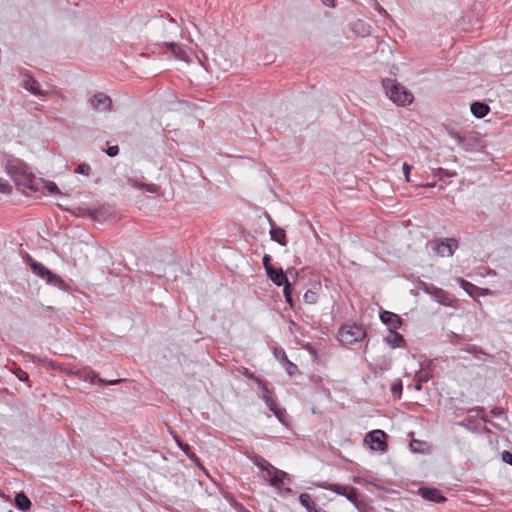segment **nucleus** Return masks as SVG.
I'll return each mask as SVG.
<instances>
[{"label": "nucleus", "mask_w": 512, "mask_h": 512, "mask_svg": "<svg viewBox=\"0 0 512 512\" xmlns=\"http://www.w3.org/2000/svg\"><path fill=\"white\" fill-rule=\"evenodd\" d=\"M4 170L13 180L17 189L26 195L41 191V187L44 185L43 179L36 177L31 168L19 158L7 159Z\"/></svg>", "instance_id": "obj_1"}, {"label": "nucleus", "mask_w": 512, "mask_h": 512, "mask_svg": "<svg viewBox=\"0 0 512 512\" xmlns=\"http://www.w3.org/2000/svg\"><path fill=\"white\" fill-rule=\"evenodd\" d=\"M382 86L387 97L398 106H406L413 102V95L403 85L393 79H383Z\"/></svg>", "instance_id": "obj_2"}, {"label": "nucleus", "mask_w": 512, "mask_h": 512, "mask_svg": "<svg viewBox=\"0 0 512 512\" xmlns=\"http://www.w3.org/2000/svg\"><path fill=\"white\" fill-rule=\"evenodd\" d=\"M26 261L32 272L39 278L43 279L47 285L56 287L59 290H67L66 282L59 275L49 270L42 263L34 260L30 255H27Z\"/></svg>", "instance_id": "obj_3"}, {"label": "nucleus", "mask_w": 512, "mask_h": 512, "mask_svg": "<svg viewBox=\"0 0 512 512\" xmlns=\"http://www.w3.org/2000/svg\"><path fill=\"white\" fill-rule=\"evenodd\" d=\"M253 463L260 468L262 478L268 481L273 487H280L284 484V480L287 477V473L275 468L266 459L261 456H256Z\"/></svg>", "instance_id": "obj_4"}, {"label": "nucleus", "mask_w": 512, "mask_h": 512, "mask_svg": "<svg viewBox=\"0 0 512 512\" xmlns=\"http://www.w3.org/2000/svg\"><path fill=\"white\" fill-rule=\"evenodd\" d=\"M448 134L466 152H477L484 147L482 139L476 134L461 135L453 130L448 131Z\"/></svg>", "instance_id": "obj_5"}, {"label": "nucleus", "mask_w": 512, "mask_h": 512, "mask_svg": "<svg viewBox=\"0 0 512 512\" xmlns=\"http://www.w3.org/2000/svg\"><path fill=\"white\" fill-rule=\"evenodd\" d=\"M365 337L366 330L363 326L357 324L343 325L338 332L339 341L345 345L355 344Z\"/></svg>", "instance_id": "obj_6"}, {"label": "nucleus", "mask_w": 512, "mask_h": 512, "mask_svg": "<svg viewBox=\"0 0 512 512\" xmlns=\"http://www.w3.org/2000/svg\"><path fill=\"white\" fill-rule=\"evenodd\" d=\"M432 250L439 256H452L458 247V241L455 238H440L429 243Z\"/></svg>", "instance_id": "obj_7"}, {"label": "nucleus", "mask_w": 512, "mask_h": 512, "mask_svg": "<svg viewBox=\"0 0 512 512\" xmlns=\"http://www.w3.org/2000/svg\"><path fill=\"white\" fill-rule=\"evenodd\" d=\"M387 434L382 430H373L366 434L364 442L374 451L385 452L388 448Z\"/></svg>", "instance_id": "obj_8"}, {"label": "nucleus", "mask_w": 512, "mask_h": 512, "mask_svg": "<svg viewBox=\"0 0 512 512\" xmlns=\"http://www.w3.org/2000/svg\"><path fill=\"white\" fill-rule=\"evenodd\" d=\"M325 488L338 495L344 496L353 505L358 503V501L360 500V493L355 487L331 483L328 484Z\"/></svg>", "instance_id": "obj_9"}, {"label": "nucleus", "mask_w": 512, "mask_h": 512, "mask_svg": "<svg viewBox=\"0 0 512 512\" xmlns=\"http://www.w3.org/2000/svg\"><path fill=\"white\" fill-rule=\"evenodd\" d=\"M92 108L96 111L105 112L110 110L112 100L109 96L102 92L94 94L90 99Z\"/></svg>", "instance_id": "obj_10"}, {"label": "nucleus", "mask_w": 512, "mask_h": 512, "mask_svg": "<svg viewBox=\"0 0 512 512\" xmlns=\"http://www.w3.org/2000/svg\"><path fill=\"white\" fill-rule=\"evenodd\" d=\"M439 304L453 307L456 299L448 292L441 288L433 287L432 291L426 290Z\"/></svg>", "instance_id": "obj_11"}, {"label": "nucleus", "mask_w": 512, "mask_h": 512, "mask_svg": "<svg viewBox=\"0 0 512 512\" xmlns=\"http://www.w3.org/2000/svg\"><path fill=\"white\" fill-rule=\"evenodd\" d=\"M380 319L382 323L389 328V331H396L402 325L401 317L390 311H382L380 313Z\"/></svg>", "instance_id": "obj_12"}, {"label": "nucleus", "mask_w": 512, "mask_h": 512, "mask_svg": "<svg viewBox=\"0 0 512 512\" xmlns=\"http://www.w3.org/2000/svg\"><path fill=\"white\" fill-rule=\"evenodd\" d=\"M418 493L421 497L427 501H431L434 503H443L446 501V498L441 494L440 490L437 488L430 487H420L418 489Z\"/></svg>", "instance_id": "obj_13"}, {"label": "nucleus", "mask_w": 512, "mask_h": 512, "mask_svg": "<svg viewBox=\"0 0 512 512\" xmlns=\"http://www.w3.org/2000/svg\"><path fill=\"white\" fill-rule=\"evenodd\" d=\"M268 218H269V224L271 226V229L269 232L271 240L277 242L281 246H286L287 238H286L285 230L283 228L276 226L275 222L272 220V218H270V217H268Z\"/></svg>", "instance_id": "obj_14"}, {"label": "nucleus", "mask_w": 512, "mask_h": 512, "mask_svg": "<svg viewBox=\"0 0 512 512\" xmlns=\"http://www.w3.org/2000/svg\"><path fill=\"white\" fill-rule=\"evenodd\" d=\"M267 277L277 286H285L288 281L287 275L283 272L281 268H271L269 271H266Z\"/></svg>", "instance_id": "obj_15"}, {"label": "nucleus", "mask_w": 512, "mask_h": 512, "mask_svg": "<svg viewBox=\"0 0 512 512\" xmlns=\"http://www.w3.org/2000/svg\"><path fill=\"white\" fill-rule=\"evenodd\" d=\"M384 340L391 348L404 347L406 344L404 337L394 330L389 331V334L384 338Z\"/></svg>", "instance_id": "obj_16"}, {"label": "nucleus", "mask_w": 512, "mask_h": 512, "mask_svg": "<svg viewBox=\"0 0 512 512\" xmlns=\"http://www.w3.org/2000/svg\"><path fill=\"white\" fill-rule=\"evenodd\" d=\"M351 30L358 36L365 37L370 34V25L363 20H356L350 24Z\"/></svg>", "instance_id": "obj_17"}, {"label": "nucleus", "mask_w": 512, "mask_h": 512, "mask_svg": "<svg viewBox=\"0 0 512 512\" xmlns=\"http://www.w3.org/2000/svg\"><path fill=\"white\" fill-rule=\"evenodd\" d=\"M23 87L38 97L45 96L47 94L45 91L39 89V83L33 77H28L24 81Z\"/></svg>", "instance_id": "obj_18"}, {"label": "nucleus", "mask_w": 512, "mask_h": 512, "mask_svg": "<svg viewBox=\"0 0 512 512\" xmlns=\"http://www.w3.org/2000/svg\"><path fill=\"white\" fill-rule=\"evenodd\" d=\"M490 111V108L487 104L482 102H473L471 104V113L476 118H483L485 117Z\"/></svg>", "instance_id": "obj_19"}, {"label": "nucleus", "mask_w": 512, "mask_h": 512, "mask_svg": "<svg viewBox=\"0 0 512 512\" xmlns=\"http://www.w3.org/2000/svg\"><path fill=\"white\" fill-rule=\"evenodd\" d=\"M299 502L307 509V512H317L319 509L317 504L311 500V496L308 493L300 494Z\"/></svg>", "instance_id": "obj_20"}, {"label": "nucleus", "mask_w": 512, "mask_h": 512, "mask_svg": "<svg viewBox=\"0 0 512 512\" xmlns=\"http://www.w3.org/2000/svg\"><path fill=\"white\" fill-rule=\"evenodd\" d=\"M15 505L18 509L27 511L31 507V501L23 492H20L15 496Z\"/></svg>", "instance_id": "obj_21"}, {"label": "nucleus", "mask_w": 512, "mask_h": 512, "mask_svg": "<svg viewBox=\"0 0 512 512\" xmlns=\"http://www.w3.org/2000/svg\"><path fill=\"white\" fill-rule=\"evenodd\" d=\"M468 413H469V417H471L472 419H473V417H478L485 423H488L494 427L497 426L494 422H492L486 418L485 409L483 407L477 406V407L471 408V409H469Z\"/></svg>", "instance_id": "obj_22"}, {"label": "nucleus", "mask_w": 512, "mask_h": 512, "mask_svg": "<svg viewBox=\"0 0 512 512\" xmlns=\"http://www.w3.org/2000/svg\"><path fill=\"white\" fill-rule=\"evenodd\" d=\"M458 425L466 428L467 430H469L473 433L481 432L480 424L478 422H476L474 419H472L471 417H467L464 420L458 422Z\"/></svg>", "instance_id": "obj_23"}, {"label": "nucleus", "mask_w": 512, "mask_h": 512, "mask_svg": "<svg viewBox=\"0 0 512 512\" xmlns=\"http://www.w3.org/2000/svg\"><path fill=\"white\" fill-rule=\"evenodd\" d=\"M179 448L193 463H195L198 466L201 465L200 459L194 452H192L191 447L187 443H179Z\"/></svg>", "instance_id": "obj_24"}, {"label": "nucleus", "mask_w": 512, "mask_h": 512, "mask_svg": "<svg viewBox=\"0 0 512 512\" xmlns=\"http://www.w3.org/2000/svg\"><path fill=\"white\" fill-rule=\"evenodd\" d=\"M85 376H86V379H90L91 382H94L95 379H97L98 382L101 383V384L116 385V384L122 382V379L105 381V380L101 379L93 370H88L86 372Z\"/></svg>", "instance_id": "obj_25"}, {"label": "nucleus", "mask_w": 512, "mask_h": 512, "mask_svg": "<svg viewBox=\"0 0 512 512\" xmlns=\"http://www.w3.org/2000/svg\"><path fill=\"white\" fill-rule=\"evenodd\" d=\"M256 383L258 384L259 388L262 391V399L266 402L270 398L273 397L272 391L269 389L267 383L265 381H262L261 379L257 378L255 379Z\"/></svg>", "instance_id": "obj_26"}, {"label": "nucleus", "mask_w": 512, "mask_h": 512, "mask_svg": "<svg viewBox=\"0 0 512 512\" xmlns=\"http://www.w3.org/2000/svg\"><path fill=\"white\" fill-rule=\"evenodd\" d=\"M410 449L413 452L424 453L428 449V444L425 441L413 439L410 444Z\"/></svg>", "instance_id": "obj_27"}, {"label": "nucleus", "mask_w": 512, "mask_h": 512, "mask_svg": "<svg viewBox=\"0 0 512 512\" xmlns=\"http://www.w3.org/2000/svg\"><path fill=\"white\" fill-rule=\"evenodd\" d=\"M43 184L44 185L41 187L40 192L43 193L45 190H47L49 193L61 194L58 186L54 182L43 180Z\"/></svg>", "instance_id": "obj_28"}, {"label": "nucleus", "mask_w": 512, "mask_h": 512, "mask_svg": "<svg viewBox=\"0 0 512 512\" xmlns=\"http://www.w3.org/2000/svg\"><path fill=\"white\" fill-rule=\"evenodd\" d=\"M166 45L176 58L182 59V56L185 54V52L179 44L171 42L167 43Z\"/></svg>", "instance_id": "obj_29"}, {"label": "nucleus", "mask_w": 512, "mask_h": 512, "mask_svg": "<svg viewBox=\"0 0 512 512\" xmlns=\"http://www.w3.org/2000/svg\"><path fill=\"white\" fill-rule=\"evenodd\" d=\"M303 300L307 304H315L318 300V293L313 290H307L303 295Z\"/></svg>", "instance_id": "obj_30"}, {"label": "nucleus", "mask_w": 512, "mask_h": 512, "mask_svg": "<svg viewBox=\"0 0 512 512\" xmlns=\"http://www.w3.org/2000/svg\"><path fill=\"white\" fill-rule=\"evenodd\" d=\"M283 294H284L286 302L289 304V306L291 308H293L294 307V301H293V298H292V289H291V284L290 283H287L284 286Z\"/></svg>", "instance_id": "obj_31"}, {"label": "nucleus", "mask_w": 512, "mask_h": 512, "mask_svg": "<svg viewBox=\"0 0 512 512\" xmlns=\"http://www.w3.org/2000/svg\"><path fill=\"white\" fill-rule=\"evenodd\" d=\"M402 390H403V386H402L401 380H398L397 382H395L391 387V393H392L393 397L396 399L401 398Z\"/></svg>", "instance_id": "obj_32"}, {"label": "nucleus", "mask_w": 512, "mask_h": 512, "mask_svg": "<svg viewBox=\"0 0 512 512\" xmlns=\"http://www.w3.org/2000/svg\"><path fill=\"white\" fill-rule=\"evenodd\" d=\"M12 192V186L9 182L3 178H0V193L10 194Z\"/></svg>", "instance_id": "obj_33"}, {"label": "nucleus", "mask_w": 512, "mask_h": 512, "mask_svg": "<svg viewBox=\"0 0 512 512\" xmlns=\"http://www.w3.org/2000/svg\"><path fill=\"white\" fill-rule=\"evenodd\" d=\"M459 282H460L461 287L470 295H472L473 291L477 289V287L475 285H473L472 283H470L466 280L459 279Z\"/></svg>", "instance_id": "obj_34"}, {"label": "nucleus", "mask_w": 512, "mask_h": 512, "mask_svg": "<svg viewBox=\"0 0 512 512\" xmlns=\"http://www.w3.org/2000/svg\"><path fill=\"white\" fill-rule=\"evenodd\" d=\"M76 172L78 174H82V175H85V176H89L90 173H91V167L90 165L86 164V163H81L79 164L77 167H76Z\"/></svg>", "instance_id": "obj_35"}, {"label": "nucleus", "mask_w": 512, "mask_h": 512, "mask_svg": "<svg viewBox=\"0 0 512 512\" xmlns=\"http://www.w3.org/2000/svg\"><path fill=\"white\" fill-rule=\"evenodd\" d=\"M284 366H285V369L287 371V373L292 376L295 374V372L297 371V365L292 363L291 361H289V359H287V361H284L283 362Z\"/></svg>", "instance_id": "obj_36"}, {"label": "nucleus", "mask_w": 512, "mask_h": 512, "mask_svg": "<svg viewBox=\"0 0 512 512\" xmlns=\"http://www.w3.org/2000/svg\"><path fill=\"white\" fill-rule=\"evenodd\" d=\"M437 175L439 176L440 179H444V178H450V177H453L456 175V173H452V172H449L448 170L446 169H443V168H439L437 170Z\"/></svg>", "instance_id": "obj_37"}, {"label": "nucleus", "mask_w": 512, "mask_h": 512, "mask_svg": "<svg viewBox=\"0 0 512 512\" xmlns=\"http://www.w3.org/2000/svg\"><path fill=\"white\" fill-rule=\"evenodd\" d=\"M14 373L20 381L27 382L29 379L28 373L20 368H18Z\"/></svg>", "instance_id": "obj_38"}, {"label": "nucleus", "mask_w": 512, "mask_h": 512, "mask_svg": "<svg viewBox=\"0 0 512 512\" xmlns=\"http://www.w3.org/2000/svg\"><path fill=\"white\" fill-rule=\"evenodd\" d=\"M274 354H275V357L277 359H279L282 363L284 361H287V359H288L284 349H282V348H279V349L276 348L275 351H274Z\"/></svg>", "instance_id": "obj_39"}, {"label": "nucleus", "mask_w": 512, "mask_h": 512, "mask_svg": "<svg viewBox=\"0 0 512 512\" xmlns=\"http://www.w3.org/2000/svg\"><path fill=\"white\" fill-rule=\"evenodd\" d=\"M263 266L265 271H269L273 266L271 265V256L268 254H265L262 259Z\"/></svg>", "instance_id": "obj_40"}, {"label": "nucleus", "mask_w": 512, "mask_h": 512, "mask_svg": "<svg viewBox=\"0 0 512 512\" xmlns=\"http://www.w3.org/2000/svg\"><path fill=\"white\" fill-rule=\"evenodd\" d=\"M119 153V147L118 146H109L106 150V154L109 157H115Z\"/></svg>", "instance_id": "obj_41"}, {"label": "nucleus", "mask_w": 512, "mask_h": 512, "mask_svg": "<svg viewBox=\"0 0 512 512\" xmlns=\"http://www.w3.org/2000/svg\"><path fill=\"white\" fill-rule=\"evenodd\" d=\"M274 415L279 419L280 422L284 423L285 410L281 408H276L273 411Z\"/></svg>", "instance_id": "obj_42"}, {"label": "nucleus", "mask_w": 512, "mask_h": 512, "mask_svg": "<svg viewBox=\"0 0 512 512\" xmlns=\"http://www.w3.org/2000/svg\"><path fill=\"white\" fill-rule=\"evenodd\" d=\"M402 170H403V174L405 176L406 181L409 182V175H410V171H411V166L408 163L405 162V163H403Z\"/></svg>", "instance_id": "obj_43"}, {"label": "nucleus", "mask_w": 512, "mask_h": 512, "mask_svg": "<svg viewBox=\"0 0 512 512\" xmlns=\"http://www.w3.org/2000/svg\"><path fill=\"white\" fill-rule=\"evenodd\" d=\"M266 405L268 406L269 410L270 411H274L276 408H278V405L276 403V400L272 397L270 398L269 400H267L266 402Z\"/></svg>", "instance_id": "obj_44"}, {"label": "nucleus", "mask_w": 512, "mask_h": 512, "mask_svg": "<svg viewBox=\"0 0 512 512\" xmlns=\"http://www.w3.org/2000/svg\"><path fill=\"white\" fill-rule=\"evenodd\" d=\"M502 460L507 463V464H510L512 465V453L508 452V451H504L502 453Z\"/></svg>", "instance_id": "obj_45"}, {"label": "nucleus", "mask_w": 512, "mask_h": 512, "mask_svg": "<svg viewBox=\"0 0 512 512\" xmlns=\"http://www.w3.org/2000/svg\"><path fill=\"white\" fill-rule=\"evenodd\" d=\"M354 506L359 512H366V504L364 502L359 500Z\"/></svg>", "instance_id": "obj_46"}, {"label": "nucleus", "mask_w": 512, "mask_h": 512, "mask_svg": "<svg viewBox=\"0 0 512 512\" xmlns=\"http://www.w3.org/2000/svg\"><path fill=\"white\" fill-rule=\"evenodd\" d=\"M503 413V410L499 407H495L493 408L491 411H490V414L493 416V417H499L500 415H502Z\"/></svg>", "instance_id": "obj_47"}, {"label": "nucleus", "mask_w": 512, "mask_h": 512, "mask_svg": "<svg viewBox=\"0 0 512 512\" xmlns=\"http://www.w3.org/2000/svg\"><path fill=\"white\" fill-rule=\"evenodd\" d=\"M422 381H424V382L428 381V377L425 376V377H421L419 379L418 383L415 384V389L416 390H421L422 389V384H421Z\"/></svg>", "instance_id": "obj_48"}, {"label": "nucleus", "mask_w": 512, "mask_h": 512, "mask_svg": "<svg viewBox=\"0 0 512 512\" xmlns=\"http://www.w3.org/2000/svg\"><path fill=\"white\" fill-rule=\"evenodd\" d=\"M323 5L334 8L336 0H321Z\"/></svg>", "instance_id": "obj_49"}, {"label": "nucleus", "mask_w": 512, "mask_h": 512, "mask_svg": "<svg viewBox=\"0 0 512 512\" xmlns=\"http://www.w3.org/2000/svg\"><path fill=\"white\" fill-rule=\"evenodd\" d=\"M171 435L174 439V441L176 442L177 446L179 447V443H184L181 438L174 432L171 431Z\"/></svg>", "instance_id": "obj_50"}, {"label": "nucleus", "mask_w": 512, "mask_h": 512, "mask_svg": "<svg viewBox=\"0 0 512 512\" xmlns=\"http://www.w3.org/2000/svg\"><path fill=\"white\" fill-rule=\"evenodd\" d=\"M287 273H288L289 275H292V274L297 275V271H296L294 268H290V269H288V270H287Z\"/></svg>", "instance_id": "obj_51"}, {"label": "nucleus", "mask_w": 512, "mask_h": 512, "mask_svg": "<svg viewBox=\"0 0 512 512\" xmlns=\"http://www.w3.org/2000/svg\"><path fill=\"white\" fill-rule=\"evenodd\" d=\"M481 431H483L484 433H491V430L487 427V426H484Z\"/></svg>", "instance_id": "obj_52"}, {"label": "nucleus", "mask_w": 512, "mask_h": 512, "mask_svg": "<svg viewBox=\"0 0 512 512\" xmlns=\"http://www.w3.org/2000/svg\"><path fill=\"white\" fill-rule=\"evenodd\" d=\"M245 375H246L247 377H249V378H253V379H255V378H254V376H253V374H250V373H248V372H247Z\"/></svg>", "instance_id": "obj_53"}, {"label": "nucleus", "mask_w": 512, "mask_h": 512, "mask_svg": "<svg viewBox=\"0 0 512 512\" xmlns=\"http://www.w3.org/2000/svg\"><path fill=\"white\" fill-rule=\"evenodd\" d=\"M129 182H130L133 186H136V182H135V181L129 180Z\"/></svg>", "instance_id": "obj_54"}]
</instances>
